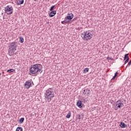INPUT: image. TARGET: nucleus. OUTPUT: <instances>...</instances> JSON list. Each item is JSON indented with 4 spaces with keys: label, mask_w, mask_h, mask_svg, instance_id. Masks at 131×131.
Listing matches in <instances>:
<instances>
[{
    "label": "nucleus",
    "mask_w": 131,
    "mask_h": 131,
    "mask_svg": "<svg viewBox=\"0 0 131 131\" xmlns=\"http://www.w3.org/2000/svg\"><path fill=\"white\" fill-rule=\"evenodd\" d=\"M29 72L32 74H36L37 72L39 73H42V66L40 64H35L32 65L29 69Z\"/></svg>",
    "instance_id": "obj_1"
},
{
    "label": "nucleus",
    "mask_w": 131,
    "mask_h": 131,
    "mask_svg": "<svg viewBox=\"0 0 131 131\" xmlns=\"http://www.w3.org/2000/svg\"><path fill=\"white\" fill-rule=\"evenodd\" d=\"M17 42H12L9 43V49L8 50V54L11 56L13 55L12 51H17V48L18 47Z\"/></svg>",
    "instance_id": "obj_2"
},
{
    "label": "nucleus",
    "mask_w": 131,
    "mask_h": 131,
    "mask_svg": "<svg viewBox=\"0 0 131 131\" xmlns=\"http://www.w3.org/2000/svg\"><path fill=\"white\" fill-rule=\"evenodd\" d=\"M52 88H50L46 91V96L45 98H47V101L51 102L52 101V98H54V92H52Z\"/></svg>",
    "instance_id": "obj_3"
},
{
    "label": "nucleus",
    "mask_w": 131,
    "mask_h": 131,
    "mask_svg": "<svg viewBox=\"0 0 131 131\" xmlns=\"http://www.w3.org/2000/svg\"><path fill=\"white\" fill-rule=\"evenodd\" d=\"M92 37H93V34L89 32H84L83 33V40H88V39H91Z\"/></svg>",
    "instance_id": "obj_4"
},
{
    "label": "nucleus",
    "mask_w": 131,
    "mask_h": 131,
    "mask_svg": "<svg viewBox=\"0 0 131 131\" xmlns=\"http://www.w3.org/2000/svg\"><path fill=\"white\" fill-rule=\"evenodd\" d=\"M5 11L6 14L8 15H12V14H13V12L14 11V9L11 5H8L6 7H5Z\"/></svg>",
    "instance_id": "obj_5"
},
{
    "label": "nucleus",
    "mask_w": 131,
    "mask_h": 131,
    "mask_svg": "<svg viewBox=\"0 0 131 131\" xmlns=\"http://www.w3.org/2000/svg\"><path fill=\"white\" fill-rule=\"evenodd\" d=\"M24 86L27 89H30V88H31V86H32V85H31V80H27L25 82V83L24 84Z\"/></svg>",
    "instance_id": "obj_6"
},
{
    "label": "nucleus",
    "mask_w": 131,
    "mask_h": 131,
    "mask_svg": "<svg viewBox=\"0 0 131 131\" xmlns=\"http://www.w3.org/2000/svg\"><path fill=\"white\" fill-rule=\"evenodd\" d=\"M70 15H71V14H68V15L67 16V17H65V21H66V24H68V23H70L71 22V20H72V17L70 16Z\"/></svg>",
    "instance_id": "obj_7"
},
{
    "label": "nucleus",
    "mask_w": 131,
    "mask_h": 131,
    "mask_svg": "<svg viewBox=\"0 0 131 131\" xmlns=\"http://www.w3.org/2000/svg\"><path fill=\"white\" fill-rule=\"evenodd\" d=\"M83 94L84 96H89L91 94V90L89 89H86L83 90Z\"/></svg>",
    "instance_id": "obj_8"
},
{
    "label": "nucleus",
    "mask_w": 131,
    "mask_h": 131,
    "mask_svg": "<svg viewBox=\"0 0 131 131\" xmlns=\"http://www.w3.org/2000/svg\"><path fill=\"white\" fill-rule=\"evenodd\" d=\"M76 105H77V106H78V107H79V108H82V107L83 106V103H82L81 101L78 100L77 102Z\"/></svg>",
    "instance_id": "obj_9"
},
{
    "label": "nucleus",
    "mask_w": 131,
    "mask_h": 131,
    "mask_svg": "<svg viewBox=\"0 0 131 131\" xmlns=\"http://www.w3.org/2000/svg\"><path fill=\"white\" fill-rule=\"evenodd\" d=\"M56 14H57V11H56V10L51 11V12L49 13V17H54V16H55Z\"/></svg>",
    "instance_id": "obj_10"
},
{
    "label": "nucleus",
    "mask_w": 131,
    "mask_h": 131,
    "mask_svg": "<svg viewBox=\"0 0 131 131\" xmlns=\"http://www.w3.org/2000/svg\"><path fill=\"white\" fill-rule=\"evenodd\" d=\"M116 105L118 107V108H121V101L120 100H118L116 102Z\"/></svg>",
    "instance_id": "obj_11"
},
{
    "label": "nucleus",
    "mask_w": 131,
    "mask_h": 131,
    "mask_svg": "<svg viewBox=\"0 0 131 131\" xmlns=\"http://www.w3.org/2000/svg\"><path fill=\"white\" fill-rule=\"evenodd\" d=\"M120 126L122 128H124L126 127V126H127V125L126 124H125V123H124V122H121L120 124Z\"/></svg>",
    "instance_id": "obj_12"
},
{
    "label": "nucleus",
    "mask_w": 131,
    "mask_h": 131,
    "mask_svg": "<svg viewBox=\"0 0 131 131\" xmlns=\"http://www.w3.org/2000/svg\"><path fill=\"white\" fill-rule=\"evenodd\" d=\"M24 4V0H18L17 3V5H23Z\"/></svg>",
    "instance_id": "obj_13"
},
{
    "label": "nucleus",
    "mask_w": 131,
    "mask_h": 131,
    "mask_svg": "<svg viewBox=\"0 0 131 131\" xmlns=\"http://www.w3.org/2000/svg\"><path fill=\"white\" fill-rule=\"evenodd\" d=\"M16 131H23V128L20 126L17 127L16 129Z\"/></svg>",
    "instance_id": "obj_14"
},
{
    "label": "nucleus",
    "mask_w": 131,
    "mask_h": 131,
    "mask_svg": "<svg viewBox=\"0 0 131 131\" xmlns=\"http://www.w3.org/2000/svg\"><path fill=\"white\" fill-rule=\"evenodd\" d=\"M19 41L21 43H23L24 42V38L22 37H19Z\"/></svg>",
    "instance_id": "obj_15"
},
{
    "label": "nucleus",
    "mask_w": 131,
    "mask_h": 131,
    "mask_svg": "<svg viewBox=\"0 0 131 131\" xmlns=\"http://www.w3.org/2000/svg\"><path fill=\"white\" fill-rule=\"evenodd\" d=\"M24 120H25V119L24 118H21L19 121V123H23L24 122Z\"/></svg>",
    "instance_id": "obj_16"
},
{
    "label": "nucleus",
    "mask_w": 131,
    "mask_h": 131,
    "mask_svg": "<svg viewBox=\"0 0 131 131\" xmlns=\"http://www.w3.org/2000/svg\"><path fill=\"white\" fill-rule=\"evenodd\" d=\"M66 118H70V117H71V112H69L68 114V115H67L66 116Z\"/></svg>",
    "instance_id": "obj_17"
},
{
    "label": "nucleus",
    "mask_w": 131,
    "mask_h": 131,
    "mask_svg": "<svg viewBox=\"0 0 131 131\" xmlns=\"http://www.w3.org/2000/svg\"><path fill=\"white\" fill-rule=\"evenodd\" d=\"M14 71H15V70L11 69L10 70H7V72L9 73H12V72H14Z\"/></svg>",
    "instance_id": "obj_18"
},
{
    "label": "nucleus",
    "mask_w": 131,
    "mask_h": 131,
    "mask_svg": "<svg viewBox=\"0 0 131 131\" xmlns=\"http://www.w3.org/2000/svg\"><path fill=\"white\" fill-rule=\"evenodd\" d=\"M89 70H90L89 68L84 69L83 70V73H86V72H89Z\"/></svg>",
    "instance_id": "obj_19"
},
{
    "label": "nucleus",
    "mask_w": 131,
    "mask_h": 131,
    "mask_svg": "<svg viewBox=\"0 0 131 131\" xmlns=\"http://www.w3.org/2000/svg\"><path fill=\"white\" fill-rule=\"evenodd\" d=\"M128 55L129 54H126L125 55H124V60H126V59L128 58Z\"/></svg>",
    "instance_id": "obj_20"
},
{
    "label": "nucleus",
    "mask_w": 131,
    "mask_h": 131,
    "mask_svg": "<svg viewBox=\"0 0 131 131\" xmlns=\"http://www.w3.org/2000/svg\"><path fill=\"white\" fill-rule=\"evenodd\" d=\"M131 66V59L129 60V61L128 62L127 66L126 67V68H127L128 66Z\"/></svg>",
    "instance_id": "obj_21"
},
{
    "label": "nucleus",
    "mask_w": 131,
    "mask_h": 131,
    "mask_svg": "<svg viewBox=\"0 0 131 131\" xmlns=\"http://www.w3.org/2000/svg\"><path fill=\"white\" fill-rule=\"evenodd\" d=\"M54 8H55V5L52 6L50 8V11H53Z\"/></svg>",
    "instance_id": "obj_22"
},
{
    "label": "nucleus",
    "mask_w": 131,
    "mask_h": 131,
    "mask_svg": "<svg viewBox=\"0 0 131 131\" xmlns=\"http://www.w3.org/2000/svg\"><path fill=\"white\" fill-rule=\"evenodd\" d=\"M107 60H112V61H113L114 59L112 57H107Z\"/></svg>",
    "instance_id": "obj_23"
},
{
    "label": "nucleus",
    "mask_w": 131,
    "mask_h": 131,
    "mask_svg": "<svg viewBox=\"0 0 131 131\" xmlns=\"http://www.w3.org/2000/svg\"><path fill=\"white\" fill-rule=\"evenodd\" d=\"M14 52H15V51H11V53H12V54H12V56H14V55H16L17 54V52L14 53Z\"/></svg>",
    "instance_id": "obj_24"
},
{
    "label": "nucleus",
    "mask_w": 131,
    "mask_h": 131,
    "mask_svg": "<svg viewBox=\"0 0 131 131\" xmlns=\"http://www.w3.org/2000/svg\"><path fill=\"white\" fill-rule=\"evenodd\" d=\"M61 24H66V20H65V18L64 20L61 21Z\"/></svg>",
    "instance_id": "obj_25"
},
{
    "label": "nucleus",
    "mask_w": 131,
    "mask_h": 131,
    "mask_svg": "<svg viewBox=\"0 0 131 131\" xmlns=\"http://www.w3.org/2000/svg\"><path fill=\"white\" fill-rule=\"evenodd\" d=\"M70 16L71 17L72 19H73V17H74V15L73 14L71 13Z\"/></svg>",
    "instance_id": "obj_26"
},
{
    "label": "nucleus",
    "mask_w": 131,
    "mask_h": 131,
    "mask_svg": "<svg viewBox=\"0 0 131 131\" xmlns=\"http://www.w3.org/2000/svg\"><path fill=\"white\" fill-rule=\"evenodd\" d=\"M78 119H81V116L78 115Z\"/></svg>",
    "instance_id": "obj_27"
},
{
    "label": "nucleus",
    "mask_w": 131,
    "mask_h": 131,
    "mask_svg": "<svg viewBox=\"0 0 131 131\" xmlns=\"http://www.w3.org/2000/svg\"><path fill=\"white\" fill-rule=\"evenodd\" d=\"M117 75H118V72H116L115 74V76L116 77L117 76Z\"/></svg>",
    "instance_id": "obj_28"
},
{
    "label": "nucleus",
    "mask_w": 131,
    "mask_h": 131,
    "mask_svg": "<svg viewBox=\"0 0 131 131\" xmlns=\"http://www.w3.org/2000/svg\"><path fill=\"white\" fill-rule=\"evenodd\" d=\"M115 78H116V76H115V75H114V76L113 77V78L112 79V80H114V79H115Z\"/></svg>",
    "instance_id": "obj_29"
},
{
    "label": "nucleus",
    "mask_w": 131,
    "mask_h": 131,
    "mask_svg": "<svg viewBox=\"0 0 131 131\" xmlns=\"http://www.w3.org/2000/svg\"><path fill=\"white\" fill-rule=\"evenodd\" d=\"M127 61H129V57L128 56V57H127V59H126Z\"/></svg>",
    "instance_id": "obj_30"
},
{
    "label": "nucleus",
    "mask_w": 131,
    "mask_h": 131,
    "mask_svg": "<svg viewBox=\"0 0 131 131\" xmlns=\"http://www.w3.org/2000/svg\"><path fill=\"white\" fill-rule=\"evenodd\" d=\"M34 85V83H33V82L32 81V80H31V85Z\"/></svg>",
    "instance_id": "obj_31"
},
{
    "label": "nucleus",
    "mask_w": 131,
    "mask_h": 131,
    "mask_svg": "<svg viewBox=\"0 0 131 131\" xmlns=\"http://www.w3.org/2000/svg\"><path fill=\"white\" fill-rule=\"evenodd\" d=\"M127 62H128V61L126 59V60L124 61V64H126V63H127Z\"/></svg>",
    "instance_id": "obj_32"
},
{
    "label": "nucleus",
    "mask_w": 131,
    "mask_h": 131,
    "mask_svg": "<svg viewBox=\"0 0 131 131\" xmlns=\"http://www.w3.org/2000/svg\"><path fill=\"white\" fill-rule=\"evenodd\" d=\"M124 106V104H123V103L121 102V106Z\"/></svg>",
    "instance_id": "obj_33"
},
{
    "label": "nucleus",
    "mask_w": 131,
    "mask_h": 131,
    "mask_svg": "<svg viewBox=\"0 0 131 131\" xmlns=\"http://www.w3.org/2000/svg\"><path fill=\"white\" fill-rule=\"evenodd\" d=\"M73 20V21H74V20H75V18H74Z\"/></svg>",
    "instance_id": "obj_34"
},
{
    "label": "nucleus",
    "mask_w": 131,
    "mask_h": 131,
    "mask_svg": "<svg viewBox=\"0 0 131 131\" xmlns=\"http://www.w3.org/2000/svg\"><path fill=\"white\" fill-rule=\"evenodd\" d=\"M1 75H2V73H0V76H1Z\"/></svg>",
    "instance_id": "obj_35"
},
{
    "label": "nucleus",
    "mask_w": 131,
    "mask_h": 131,
    "mask_svg": "<svg viewBox=\"0 0 131 131\" xmlns=\"http://www.w3.org/2000/svg\"><path fill=\"white\" fill-rule=\"evenodd\" d=\"M83 117V116L82 115V118Z\"/></svg>",
    "instance_id": "obj_36"
},
{
    "label": "nucleus",
    "mask_w": 131,
    "mask_h": 131,
    "mask_svg": "<svg viewBox=\"0 0 131 131\" xmlns=\"http://www.w3.org/2000/svg\"><path fill=\"white\" fill-rule=\"evenodd\" d=\"M34 1H37V0H34Z\"/></svg>",
    "instance_id": "obj_37"
}]
</instances>
